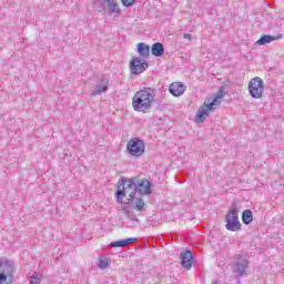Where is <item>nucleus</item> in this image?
Listing matches in <instances>:
<instances>
[{"label":"nucleus","mask_w":284,"mask_h":284,"mask_svg":"<svg viewBox=\"0 0 284 284\" xmlns=\"http://www.w3.org/2000/svg\"><path fill=\"white\" fill-rule=\"evenodd\" d=\"M126 152L130 156H143L145 154V142L139 138H132L126 144Z\"/></svg>","instance_id":"obj_4"},{"label":"nucleus","mask_w":284,"mask_h":284,"mask_svg":"<svg viewBox=\"0 0 284 284\" xmlns=\"http://www.w3.org/2000/svg\"><path fill=\"white\" fill-rule=\"evenodd\" d=\"M110 263H112V260L106 255H100L98 258L99 270H108V267H110Z\"/></svg>","instance_id":"obj_17"},{"label":"nucleus","mask_w":284,"mask_h":284,"mask_svg":"<svg viewBox=\"0 0 284 284\" xmlns=\"http://www.w3.org/2000/svg\"><path fill=\"white\" fill-rule=\"evenodd\" d=\"M180 260L184 270H192V265L194 263V253H192L190 250L182 251L180 253Z\"/></svg>","instance_id":"obj_9"},{"label":"nucleus","mask_w":284,"mask_h":284,"mask_svg":"<svg viewBox=\"0 0 284 284\" xmlns=\"http://www.w3.org/2000/svg\"><path fill=\"white\" fill-rule=\"evenodd\" d=\"M221 102L219 101V98L214 97L211 101L206 102V105L211 109L214 110V105H219Z\"/></svg>","instance_id":"obj_23"},{"label":"nucleus","mask_w":284,"mask_h":284,"mask_svg":"<svg viewBox=\"0 0 284 284\" xmlns=\"http://www.w3.org/2000/svg\"><path fill=\"white\" fill-rule=\"evenodd\" d=\"M146 68H150V63L146 60L142 61L139 57H134L130 61L131 74H134L135 77H138V74H143Z\"/></svg>","instance_id":"obj_7"},{"label":"nucleus","mask_w":284,"mask_h":284,"mask_svg":"<svg viewBox=\"0 0 284 284\" xmlns=\"http://www.w3.org/2000/svg\"><path fill=\"white\" fill-rule=\"evenodd\" d=\"M225 91H223V89H220L216 94H215V98L219 100V99H223V94H224Z\"/></svg>","instance_id":"obj_27"},{"label":"nucleus","mask_w":284,"mask_h":284,"mask_svg":"<svg viewBox=\"0 0 284 284\" xmlns=\"http://www.w3.org/2000/svg\"><path fill=\"white\" fill-rule=\"evenodd\" d=\"M121 2L124 8H132L136 3V0H121Z\"/></svg>","instance_id":"obj_25"},{"label":"nucleus","mask_w":284,"mask_h":284,"mask_svg":"<svg viewBox=\"0 0 284 284\" xmlns=\"http://www.w3.org/2000/svg\"><path fill=\"white\" fill-rule=\"evenodd\" d=\"M213 284H219V282H214Z\"/></svg>","instance_id":"obj_29"},{"label":"nucleus","mask_w":284,"mask_h":284,"mask_svg":"<svg viewBox=\"0 0 284 284\" xmlns=\"http://www.w3.org/2000/svg\"><path fill=\"white\" fill-rule=\"evenodd\" d=\"M254 221V213H252V210L247 209L242 212V222L244 225H250Z\"/></svg>","instance_id":"obj_18"},{"label":"nucleus","mask_w":284,"mask_h":284,"mask_svg":"<svg viewBox=\"0 0 284 284\" xmlns=\"http://www.w3.org/2000/svg\"><path fill=\"white\" fill-rule=\"evenodd\" d=\"M265 90V84L263 79L255 77L248 82V92L252 99H263V91Z\"/></svg>","instance_id":"obj_5"},{"label":"nucleus","mask_w":284,"mask_h":284,"mask_svg":"<svg viewBox=\"0 0 284 284\" xmlns=\"http://www.w3.org/2000/svg\"><path fill=\"white\" fill-rule=\"evenodd\" d=\"M109 247H124L123 240L111 242Z\"/></svg>","instance_id":"obj_26"},{"label":"nucleus","mask_w":284,"mask_h":284,"mask_svg":"<svg viewBox=\"0 0 284 284\" xmlns=\"http://www.w3.org/2000/svg\"><path fill=\"white\" fill-rule=\"evenodd\" d=\"M110 85V80L105 77H102L100 83L95 84V90L91 91V97H97L98 94H103L108 90V87Z\"/></svg>","instance_id":"obj_12"},{"label":"nucleus","mask_w":284,"mask_h":284,"mask_svg":"<svg viewBox=\"0 0 284 284\" xmlns=\"http://www.w3.org/2000/svg\"><path fill=\"white\" fill-rule=\"evenodd\" d=\"M186 87L183 85V82H173L169 87V92L172 94V97H183L185 93Z\"/></svg>","instance_id":"obj_13"},{"label":"nucleus","mask_w":284,"mask_h":284,"mask_svg":"<svg viewBox=\"0 0 284 284\" xmlns=\"http://www.w3.org/2000/svg\"><path fill=\"white\" fill-rule=\"evenodd\" d=\"M136 52L141 59H150V45L145 44V42L138 43Z\"/></svg>","instance_id":"obj_15"},{"label":"nucleus","mask_w":284,"mask_h":284,"mask_svg":"<svg viewBox=\"0 0 284 284\" xmlns=\"http://www.w3.org/2000/svg\"><path fill=\"white\" fill-rule=\"evenodd\" d=\"M212 110L207 105V101H204L203 105L199 108L195 114V123H203L207 116H210Z\"/></svg>","instance_id":"obj_11"},{"label":"nucleus","mask_w":284,"mask_h":284,"mask_svg":"<svg viewBox=\"0 0 284 284\" xmlns=\"http://www.w3.org/2000/svg\"><path fill=\"white\" fill-rule=\"evenodd\" d=\"M135 194H140V196L152 194V182L148 179L140 180L135 178Z\"/></svg>","instance_id":"obj_8"},{"label":"nucleus","mask_w":284,"mask_h":284,"mask_svg":"<svg viewBox=\"0 0 284 284\" xmlns=\"http://www.w3.org/2000/svg\"><path fill=\"white\" fill-rule=\"evenodd\" d=\"M30 284H41V274L33 273V275L30 278Z\"/></svg>","instance_id":"obj_22"},{"label":"nucleus","mask_w":284,"mask_h":284,"mask_svg":"<svg viewBox=\"0 0 284 284\" xmlns=\"http://www.w3.org/2000/svg\"><path fill=\"white\" fill-rule=\"evenodd\" d=\"M123 203L124 205H132V210H136L138 212H145V201H143L142 197H136V195H133L131 200V196H129L126 202Z\"/></svg>","instance_id":"obj_10"},{"label":"nucleus","mask_w":284,"mask_h":284,"mask_svg":"<svg viewBox=\"0 0 284 284\" xmlns=\"http://www.w3.org/2000/svg\"><path fill=\"white\" fill-rule=\"evenodd\" d=\"M124 247H126V245H130L131 243H139V239L136 237H128L122 240Z\"/></svg>","instance_id":"obj_24"},{"label":"nucleus","mask_w":284,"mask_h":284,"mask_svg":"<svg viewBox=\"0 0 284 284\" xmlns=\"http://www.w3.org/2000/svg\"><path fill=\"white\" fill-rule=\"evenodd\" d=\"M109 14H121V9L119 8V3L115 0L108 3Z\"/></svg>","instance_id":"obj_19"},{"label":"nucleus","mask_w":284,"mask_h":284,"mask_svg":"<svg viewBox=\"0 0 284 284\" xmlns=\"http://www.w3.org/2000/svg\"><path fill=\"white\" fill-rule=\"evenodd\" d=\"M13 277L12 275L6 274V272H0V284H12Z\"/></svg>","instance_id":"obj_20"},{"label":"nucleus","mask_w":284,"mask_h":284,"mask_svg":"<svg viewBox=\"0 0 284 284\" xmlns=\"http://www.w3.org/2000/svg\"><path fill=\"white\" fill-rule=\"evenodd\" d=\"M183 39H187V41H192V34L190 33H184Z\"/></svg>","instance_id":"obj_28"},{"label":"nucleus","mask_w":284,"mask_h":284,"mask_svg":"<svg viewBox=\"0 0 284 284\" xmlns=\"http://www.w3.org/2000/svg\"><path fill=\"white\" fill-rule=\"evenodd\" d=\"M151 54L153 57H163L165 54V47L161 42H155L151 47Z\"/></svg>","instance_id":"obj_16"},{"label":"nucleus","mask_w":284,"mask_h":284,"mask_svg":"<svg viewBox=\"0 0 284 284\" xmlns=\"http://www.w3.org/2000/svg\"><path fill=\"white\" fill-rule=\"evenodd\" d=\"M236 263L233 266V274H237V278H243L247 276V268L250 267V261L243 257L241 254L236 255Z\"/></svg>","instance_id":"obj_6"},{"label":"nucleus","mask_w":284,"mask_h":284,"mask_svg":"<svg viewBox=\"0 0 284 284\" xmlns=\"http://www.w3.org/2000/svg\"><path fill=\"white\" fill-rule=\"evenodd\" d=\"M154 97H156V89L144 87L142 90L138 91L132 99L133 110L145 114L148 111L152 110Z\"/></svg>","instance_id":"obj_1"},{"label":"nucleus","mask_w":284,"mask_h":284,"mask_svg":"<svg viewBox=\"0 0 284 284\" xmlns=\"http://www.w3.org/2000/svg\"><path fill=\"white\" fill-rule=\"evenodd\" d=\"M124 212L126 215V219H129L130 221H135L136 223H139V217H136V214L130 210H128L126 207H124Z\"/></svg>","instance_id":"obj_21"},{"label":"nucleus","mask_w":284,"mask_h":284,"mask_svg":"<svg viewBox=\"0 0 284 284\" xmlns=\"http://www.w3.org/2000/svg\"><path fill=\"white\" fill-rule=\"evenodd\" d=\"M278 39H283V33H278L276 36L264 34L255 42V45H267V43L278 41Z\"/></svg>","instance_id":"obj_14"},{"label":"nucleus","mask_w":284,"mask_h":284,"mask_svg":"<svg viewBox=\"0 0 284 284\" xmlns=\"http://www.w3.org/2000/svg\"><path fill=\"white\" fill-rule=\"evenodd\" d=\"M225 229L229 232L241 231L242 224L239 221V207L234 206L225 215Z\"/></svg>","instance_id":"obj_3"},{"label":"nucleus","mask_w":284,"mask_h":284,"mask_svg":"<svg viewBox=\"0 0 284 284\" xmlns=\"http://www.w3.org/2000/svg\"><path fill=\"white\" fill-rule=\"evenodd\" d=\"M125 194H129V197L131 196V201L133 196H136V178H120L115 191L116 203H123Z\"/></svg>","instance_id":"obj_2"}]
</instances>
